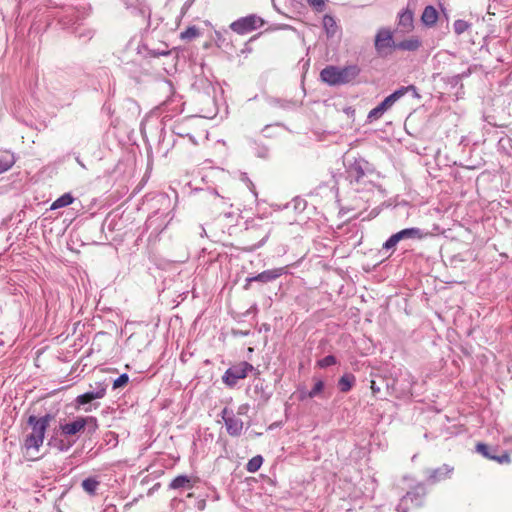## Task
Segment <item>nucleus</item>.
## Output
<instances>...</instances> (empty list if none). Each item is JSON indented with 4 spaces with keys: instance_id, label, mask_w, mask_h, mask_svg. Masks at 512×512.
<instances>
[{
    "instance_id": "obj_1",
    "label": "nucleus",
    "mask_w": 512,
    "mask_h": 512,
    "mask_svg": "<svg viewBox=\"0 0 512 512\" xmlns=\"http://www.w3.org/2000/svg\"><path fill=\"white\" fill-rule=\"evenodd\" d=\"M346 177L350 185L357 191L373 188L381 190V186L376 183L380 175L373 164L364 158H356L346 167Z\"/></svg>"
},
{
    "instance_id": "obj_2",
    "label": "nucleus",
    "mask_w": 512,
    "mask_h": 512,
    "mask_svg": "<svg viewBox=\"0 0 512 512\" xmlns=\"http://www.w3.org/2000/svg\"><path fill=\"white\" fill-rule=\"evenodd\" d=\"M361 73L357 64L346 66L328 65L320 72V79L331 87L353 84Z\"/></svg>"
},
{
    "instance_id": "obj_3",
    "label": "nucleus",
    "mask_w": 512,
    "mask_h": 512,
    "mask_svg": "<svg viewBox=\"0 0 512 512\" xmlns=\"http://www.w3.org/2000/svg\"><path fill=\"white\" fill-rule=\"evenodd\" d=\"M55 419V415L47 412L42 416L29 415L27 418V425L31 428V433L26 435L24 439V447L27 450H39L43 445L45 433L51 423Z\"/></svg>"
},
{
    "instance_id": "obj_4",
    "label": "nucleus",
    "mask_w": 512,
    "mask_h": 512,
    "mask_svg": "<svg viewBox=\"0 0 512 512\" xmlns=\"http://www.w3.org/2000/svg\"><path fill=\"white\" fill-rule=\"evenodd\" d=\"M413 91L418 96L416 87L414 85L403 86L395 90L387 96L380 104L369 111L367 121L369 123L380 119L385 112H387L399 99H401L408 91Z\"/></svg>"
},
{
    "instance_id": "obj_5",
    "label": "nucleus",
    "mask_w": 512,
    "mask_h": 512,
    "mask_svg": "<svg viewBox=\"0 0 512 512\" xmlns=\"http://www.w3.org/2000/svg\"><path fill=\"white\" fill-rule=\"evenodd\" d=\"M107 387H108V385L105 382H96L95 386L90 385L91 390H89L81 395H78L75 399V403L78 406H85V405L89 404V406L84 407V411L90 412V411H92L93 408L96 409L99 405V404L92 405L91 403L94 400L104 398L106 395Z\"/></svg>"
},
{
    "instance_id": "obj_6",
    "label": "nucleus",
    "mask_w": 512,
    "mask_h": 512,
    "mask_svg": "<svg viewBox=\"0 0 512 512\" xmlns=\"http://www.w3.org/2000/svg\"><path fill=\"white\" fill-rule=\"evenodd\" d=\"M397 42L394 41L393 33L389 28H380L374 39L375 50L380 57H387L396 50L395 45Z\"/></svg>"
},
{
    "instance_id": "obj_7",
    "label": "nucleus",
    "mask_w": 512,
    "mask_h": 512,
    "mask_svg": "<svg viewBox=\"0 0 512 512\" xmlns=\"http://www.w3.org/2000/svg\"><path fill=\"white\" fill-rule=\"evenodd\" d=\"M424 237V233L420 228L410 227L405 228L397 233L392 234L382 245V249L386 251L393 250L400 241L403 240H419Z\"/></svg>"
},
{
    "instance_id": "obj_8",
    "label": "nucleus",
    "mask_w": 512,
    "mask_h": 512,
    "mask_svg": "<svg viewBox=\"0 0 512 512\" xmlns=\"http://www.w3.org/2000/svg\"><path fill=\"white\" fill-rule=\"evenodd\" d=\"M264 23V20L260 16L250 14L233 21L230 24V29L239 35H245L261 28Z\"/></svg>"
},
{
    "instance_id": "obj_9",
    "label": "nucleus",
    "mask_w": 512,
    "mask_h": 512,
    "mask_svg": "<svg viewBox=\"0 0 512 512\" xmlns=\"http://www.w3.org/2000/svg\"><path fill=\"white\" fill-rule=\"evenodd\" d=\"M254 366L246 361H243L237 365L229 367L224 375L222 381L229 387H234L237 382L247 377L249 372H252Z\"/></svg>"
},
{
    "instance_id": "obj_10",
    "label": "nucleus",
    "mask_w": 512,
    "mask_h": 512,
    "mask_svg": "<svg viewBox=\"0 0 512 512\" xmlns=\"http://www.w3.org/2000/svg\"><path fill=\"white\" fill-rule=\"evenodd\" d=\"M168 213L154 212L145 222V229L150 231L149 239L157 238L167 227L169 223Z\"/></svg>"
},
{
    "instance_id": "obj_11",
    "label": "nucleus",
    "mask_w": 512,
    "mask_h": 512,
    "mask_svg": "<svg viewBox=\"0 0 512 512\" xmlns=\"http://www.w3.org/2000/svg\"><path fill=\"white\" fill-rule=\"evenodd\" d=\"M221 418L230 436L239 437L242 434L244 423L240 418L235 416L233 410L224 407L221 411Z\"/></svg>"
},
{
    "instance_id": "obj_12",
    "label": "nucleus",
    "mask_w": 512,
    "mask_h": 512,
    "mask_svg": "<svg viewBox=\"0 0 512 512\" xmlns=\"http://www.w3.org/2000/svg\"><path fill=\"white\" fill-rule=\"evenodd\" d=\"M184 105L185 103L182 101V96L177 93H172V95L162 103V110L166 113L165 117H174L183 112Z\"/></svg>"
},
{
    "instance_id": "obj_13",
    "label": "nucleus",
    "mask_w": 512,
    "mask_h": 512,
    "mask_svg": "<svg viewBox=\"0 0 512 512\" xmlns=\"http://www.w3.org/2000/svg\"><path fill=\"white\" fill-rule=\"evenodd\" d=\"M476 451L482 454L485 458L494 460L500 464L510 462V456L507 452L498 454V449L496 447H490L484 443H478L476 445Z\"/></svg>"
},
{
    "instance_id": "obj_14",
    "label": "nucleus",
    "mask_w": 512,
    "mask_h": 512,
    "mask_svg": "<svg viewBox=\"0 0 512 512\" xmlns=\"http://www.w3.org/2000/svg\"><path fill=\"white\" fill-rule=\"evenodd\" d=\"M196 483V478L185 474L174 477L168 484L169 490H174L179 493L191 490Z\"/></svg>"
},
{
    "instance_id": "obj_15",
    "label": "nucleus",
    "mask_w": 512,
    "mask_h": 512,
    "mask_svg": "<svg viewBox=\"0 0 512 512\" xmlns=\"http://www.w3.org/2000/svg\"><path fill=\"white\" fill-rule=\"evenodd\" d=\"M472 71L471 68H467L465 71L458 73L456 75L452 76H445L442 78V81L448 85L450 88H457L458 90L455 93L456 98H462L464 92H463V84L462 80L465 78H468L471 75Z\"/></svg>"
},
{
    "instance_id": "obj_16",
    "label": "nucleus",
    "mask_w": 512,
    "mask_h": 512,
    "mask_svg": "<svg viewBox=\"0 0 512 512\" xmlns=\"http://www.w3.org/2000/svg\"><path fill=\"white\" fill-rule=\"evenodd\" d=\"M86 422L83 417H77L74 421L60 424L59 431L62 436L72 438L76 436L80 431L85 429Z\"/></svg>"
},
{
    "instance_id": "obj_17",
    "label": "nucleus",
    "mask_w": 512,
    "mask_h": 512,
    "mask_svg": "<svg viewBox=\"0 0 512 512\" xmlns=\"http://www.w3.org/2000/svg\"><path fill=\"white\" fill-rule=\"evenodd\" d=\"M426 494L427 491L425 486L422 483H419L402 497V502L410 500L412 504L420 507L423 505Z\"/></svg>"
},
{
    "instance_id": "obj_18",
    "label": "nucleus",
    "mask_w": 512,
    "mask_h": 512,
    "mask_svg": "<svg viewBox=\"0 0 512 512\" xmlns=\"http://www.w3.org/2000/svg\"><path fill=\"white\" fill-rule=\"evenodd\" d=\"M287 273V267H278L273 269L264 270L263 272L254 275L255 282L266 284L277 280L279 277Z\"/></svg>"
},
{
    "instance_id": "obj_19",
    "label": "nucleus",
    "mask_w": 512,
    "mask_h": 512,
    "mask_svg": "<svg viewBox=\"0 0 512 512\" xmlns=\"http://www.w3.org/2000/svg\"><path fill=\"white\" fill-rule=\"evenodd\" d=\"M76 440L77 438L70 439L65 436L58 437L57 433L55 432V434L48 439L47 445L60 452H67L76 443Z\"/></svg>"
},
{
    "instance_id": "obj_20",
    "label": "nucleus",
    "mask_w": 512,
    "mask_h": 512,
    "mask_svg": "<svg viewBox=\"0 0 512 512\" xmlns=\"http://www.w3.org/2000/svg\"><path fill=\"white\" fill-rule=\"evenodd\" d=\"M452 471L453 468L449 467L447 464H444L435 469H431L428 471L427 481L431 484H435L441 480L448 478Z\"/></svg>"
},
{
    "instance_id": "obj_21",
    "label": "nucleus",
    "mask_w": 512,
    "mask_h": 512,
    "mask_svg": "<svg viewBox=\"0 0 512 512\" xmlns=\"http://www.w3.org/2000/svg\"><path fill=\"white\" fill-rule=\"evenodd\" d=\"M497 151L502 155L512 158V129L498 139Z\"/></svg>"
},
{
    "instance_id": "obj_22",
    "label": "nucleus",
    "mask_w": 512,
    "mask_h": 512,
    "mask_svg": "<svg viewBox=\"0 0 512 512\" xmlns=\"http://www.w3.org/2000/svg\"><path fill=\"white\" fill-rule=\"evenodd\" d=\"M253 392L255 398L262 403H266L271 397V392L268 391V387L264 385V380L261 378H256L254 380Z\"/></svg>"
},
{
    "instance_id": "obj_23",
    "label": "nucleus",
    "mask_w": 512,
    "mask_h": 512,
    "mask_svg": "<svg viewBox=\"0 0 512 512\" xmlns=\"http://www.w3.org/2000/svg\"><path fill=\"white\" fill-rule=\"evenodd\" d=\"M413 12L406 8L402 10L398 15V26L403 29V31H410L413 28Z\"/></svg>"
},
{
    "instance_id": "obj_24",
    "label": "nucleus",
    "mask_w": 512,
    "mask_h": 512,
    "mask_svg": "<svg viewBox=\"0 0 512 512\" xmlns=\"http://www.w3.org/2000/svg\"><path fill=\"white\" fill-rule=\"evenodd\" d=\"M313 381H314V385L309 390L308 396H310L311 399L317 398V397L322 398V399L328 398L329 395H326V392H325V382L322 379L316 378V377H313Z\"/></svg>"
},
{
    "instance_id": "obj_25",
    "label": "nucleus",
    "mask_w": 512,
    "mask_h": 512,
    "mask_svg": "<svg viewBox=\"0 0 512 512\" xmlns=\"http://www.w3.org/2000/svg\"><path fill=\"white\" fill-rule=\"evenodd\" d=\"M249 146L256 157L261 159H268L269 147L267 145L255 139H250Z\"/></svg>"
},
{
    "instance_id": "obj_26",
    "label": "nucleus",
    "mask_w": 512,
    "mask_h": 512,
    "mask_svg": "<svg viewBox=\"0 0 512 512\" xmlns=\"http://www.w3.org/2000/svg\"><path fill=\"white\" fill-rule=\"evenodd\" d=\"M421 20L422 23L427 27L434 26L438 20L437 10L431 5L426 6L422 13Z\"/></svg>"
},
{
    "instance_id": "obj_27",
    "label": "nucleus",
    "mask_w": 512,
    "mask_h": 512,
    "mask_svg": "<svg viewBox=\"0 0 512 512\" xmlns=\"http://www.w3.org/2000/svg\"><path fill=\"white\" fill-rule=\"evenodd\" d=\"M100 486V481L96 476H90L85 478L82 483V489L89 495L95 496L97 494V490Z\"/></svg>"
},
{
    "instance_id": "obj_28",
    "label": "nucleus",
    "mask_w": 512,
    "mask_h": 512,
    "mask_svg": "<svg viewBox=\"0 0 512 512\" xmlns=\"http://www.w3.org/2000/svg\"><path fill=\"white\" fill-rule=\"evenodd\" d=\"M15 163V156L8 150H0V174L8 171Z\"/></svg>"
},
{
    "instance_id": "obj_29",
    "label": "nucleus",
    "mask_w": 512,
    "mask_h": 512,
    "mask_svg": "<svg viewBox=\"0 0 512 512\" xmlns=\"http://www.w3.org/2000/svg\"><path fill=\"white\" fill-rule=\"evenodd\" d=\"M356 382V378L352 373H345L338 380V388L341 392H349Z\"/></svg>"
},
{
    "instance_id": "obj_30",
    "label": "nucleus",
    "mask_w": 512,
    "mask_h": 512,
    "mask_svg": "<svg viewBox=\"0 0 512 512\" xmlns=\"http://www.w3.org/2000/svg\"><path fill=\"white\" fill-rule=\"evenodd\" d=\"M421 46V42L418 38L412 37L403 41L397 42L395 48L403 51H416Z\"/></svg>"
},
{
    "instance_id": "obj_31",
    "label": "nucleus",
    "mask_w": 512,
    "mask_h": 512,
    "mask_svg": "<svg viewBox=\"0 0 512 512\" xmlns=\"http://www.w3.org/2000/svg\"><path fill=\"white\" fill-rule=\"evenodd\" d=\"M323 28L328 37H334L338 30V25L335 18L329 14L324 15Z\"/></svg>"
},
{
    "instance_id": "obj_32",
    "label": "nucleus",
    "mask_w": 512,
    "mask_h": 512,
    "mask_svg": "<svg viewBox=\"0 0 512 512\" xmlns=\"http://www.w3.org/2000/svg\"><path fill=\"white\" fill-rule=\"evenodd\" d=\"M73 201H74V197L72 196V194L71 193H65V194L61 195L60 197H58L51 204L50 209L51 210H56V209H59V208L66 207V206L72 204Z\"/></svg>"
},
{
    "instance_id": "obj_33",
    "label": "nucleus",
    "mask_w": 512,
    "mask_h": 512,
    "mask_svg": "<svg viewBox=\"0 0 512 512\" xmlns=\"http://www.w3.org/2000/svg\"><path fill=\"white\" fill-rule=\"evenodd\" d=\"M172 131L174 134L180 137H188L189 141H191L194 145H197L195 137L189 131H187L184 123H175L173 125Z\"/></svg>"
},
{
    "instance_id": "obj_34",
    "label": "nucleus",
    "mask_w": 512,
    "mask_h": 512,
    "mask_svg": "<svg viewBox=\"0 0 512 512\" xmlns=\"http://www.w3.org/2000/svg\"><path fill=\"white\" fill-rule=\"evenodd\" d=\"M263 461H264V459L261 455H256V456L252 457L246 464V470L249 473L257 472L260 469V467L262 466Z\"/></svg>"
},
{
    "instance_id": "obj_35",
    "label": "nucleus",
    "mask_w": 512,
    "mask_h": 512,
    "mask_svg": "<svg viewBox=\"0 0 512 512\" xmlns=\"http://www.w3.org/2000/svg\"><path fill=\"white\" fill-rule=\"evenodd\" d=\"M472 27V24L463 19H457L453 23V29L456 35H461Z\"/></svg>"
},
{
    "instance_id": "obj_36",
    "label": "nucleus",
    "mask_w": 512,
    "mask_h": 512,
    "mask_svg": "<svg viewBox=\"0 0 512 512\" xmlns=\"http://www.w3.org/2000/svg\"><path fill=\"white\" fill-rule=\"evenodd\" d=\"M83 420L86 422L85 429H87V433L94 434L99 427L97 419L93 416H86L83 417Z\"/></svg>"
},
{
    "instance_id": "obj_37",
    "label": "nucleus",
    "mask_w": 512,
    "mask_h": 512,
    "mask_svg": "<svg viewBox=\"0 0 512 512\" xmlns=\"http://www.w3.org/2000/svg\"><path fill=\"white\" fill-rule=\"evenodd\" d=\"M200 35L199 29L195 26H190L186 30L182 31L180 38L182 40H192Z\"/></svg>"
},
{
    "instance_id": "obj_38",
    "label": "nucleus",
    "mask_w": 512,
    "mask_h": 512,
    "mask_svg": "<svg viewBox=\"0 0 512 512\" xmlns=\"http://www.w3.org/2000/svg\"><path fill=\"white\" fill-rule=\"evenodd\" d=\"M336 364L337 358L334 355H327L324 358L317 361V366L322 369L328 368Z\"/></svg>"
},
{
    "instance_id": "obj_39",
    "label": "nucleus",
    "mask_w": 512,
    "mask_h": 512,
    "mask_svg": "<svg viewBox=\"0 0 512 512\" xmlns=\"http://www.w3.org/2000/svg\"><path fill=\"white\" fill-rule=\"evenodd\" d=\"M128 381H129L128 374L123 373L113 381L112 387H113V389L121 388V387L125 386L128 383Z\"/></svg>"
},
{
    "instance_id": "obj_40",
    "label": "nucleus",
    "mask_w": 512,
    "mask_h": 512,
    "mask_svg": "<svg viewBox=\"0 0 512 512\" xmlns=\"http://www.w3.org/2000/svg\"><path fill=\"white\" fill-rule=\"evenodd\" d=\"M147 50V56L149 57H159V56H166V55H169L170 54V51L167 50V47H165L164 49H148L146 48Z\"/></svg>"
},
{
    "instance_id": "obj_41",
    "label": "nucleus",
    "mask_w": 512,
    "mask_h": 512,
    "mask_svg": "<svg viewBox=\"0 0 512 512\" xmlns=\"http://www.w3.org/2000/svg\"><path fill=\"white\" fill-rule=\"evenodd\" d=\"M308 5L317 12H322L325 9V0H306Z\"/></svg>"
},
{
    "instance_id": "obj_42",
    "label": "nucleus",
    "mask_w": 512,
    "mask_h": 512,
    "mask_svg": "<svg viewBox=\"0 0 512 512\" xmlns=\"http://www.w3.org/2000/svg\"><path fill=\"white\" fill-rule=\"evenodd\" d=\"M291 204L293 205V208L295 210L303 211L305 209L307 203L304 199L297 197V198H294L291 203L287 204V207H289Z\"/></svg>"
},
{
    "instance_id": "obj_43",
    "label": "nucleus",
    "mask_w": 512,
    "mask_h": 512,
    "mask_svg": "<svg viewBox=\"0 0 512 512\" xmlns=\"http://www.w3.org/2000/svg\"><path fill=\"white\" fill-rule=\"evenodd\" d=\"M309 390H307L304 387L298 388V399L301 402L306 401L307 399H311L310 396H308Z\"/></svg>"
},
{
    "instance_id": "obj_44",
    "label": "nucleus",
    "mask_w": 512,
    "mask_h": 512,
    "mask_svg": "<svg viewBox=\"0 0 512 512\" xmlns=\"http://www.w3.org/2000/svg\"><path fill=\"white\" fill-rule=\"evenodd\" d=\"M273 103L282 107V108H290L291 106L294 105V103L292 101H288V100H281V99H274L273 100Z\"/></svg>"
},
{
    "instance_id": "obj_45",
    "label": "nucleus",
    "mask_w": 512,
    "mask_h": 512,
    "mask_svg": "<svg viewBox=\"0 0 512 512\" xmlns=\"http://www.w3.org/2000/svg\"><path fill=\"white\" fill-rule=\"evenodd\" d=\"M78 34V38L82 39V38H85V39H91L93 37V32L91 30H83V31H76Z\"/></svg>"
},
{
    "instance_id": "obj_46",
    "label": "nucleus",
    "mask_w": 512,
    "mask_h": 512,
    "mask_svg": "<svg viewBox=\"0 0 512 512\" xmlns=\"http://www.w3.org/2000/svg\"><path fill=\"white\" fill-rule=\"evenodd\" d=\"M195 508L199 511H203L206 508V499L204 497L198 498L195 502Z\"/></svg>"
},
{
    "instance_id": "obj_47",
    "label": "nucleus",
    "mask_w": 512,
    "mask_h": 512,
    "mask_svg": "<svg viewBox=\"0 0 512 512\" xmlns=\"http://www.w3.org/2000/svg\"><path fill=\"white\" fill-rule=\"evenodd\" d=\"M370 388L372 390L373 396H377V394L381 391V388L379 385H377L376 381L372 380Z\"/></svg>"
},
{
    "instance_id": "obj_48",
    "label": "nucleus",
    "mask_w": 512,
    "mask_h": 512,
    "mask_svg": "<svg viewBox=\"0 0 512 512\" xmlns=\"http://www.w3.org/2000/svg\"><path fill=\"white\" fill-rule=\"evenodd\" d=\"M255 282V279H253V276H249L245 279V283L243 285L244 290H249L251 287V283Z\"/></svg>"
},
{
    "instance_id": "obj_49",
    "label": "nucleus",
    "mask_w": 512,
    "mask_h": 512,
    "mask_svg": "<svg viewBox=\"0 0 512 512\" xmlns=\"http://www.w3.org/2000/svg\"><path fill=\"white\" fill-rule=\"evenodd\" d=\"M398 512H408V508L404 506V502H400L396 508Z\"/></svg>"
},
{
    "instance_id": "obj_50",
    "label": "nucleus",
    "mask_w": 512,
    "mask_h": 512,
    "mask_svg": "<svg viewBox=\"0 0 512 512\" xmlns=\"http://www.w3.org/2000/svg\"><path fill=\"white\" fill-rule=\"evenodd\" d=\"M278 29H290V30L295 31V29L293 27H291L290 25H287V24H283V25L279 26Z\"/></svg>"
},
{
    "instance_id": "obj_51",
    "label": "nucleus",
    "mask_w": 512,
    "mask_h": 512,
    "mask_svg": "<svg viewBox=\"0 0 512 512\" xmlns=\"http://www.w3.org/2000/svg\"><path fill=\"white\" fill-rule=\"evenodd\" d=\"M488 124H489V125H492V126H494V127H503V125H501V124H497V123H495V122H492L491 120H488Z\"/></svg>"
},
{
    "instance_id": "obj_52",
    "label": "nucleus",
    "mask_w": 512,
    "mask_h": 512,
    "mask_svg": "<svg viewBox=\"0 0 512 512\" xmlns=\"http://www.w3.org/2000/svg\"><path fill=\"white\" fill-rule=\"evenodd\" d=\"M193 497H194V493H191V492L188 493L187 496H186V498H193Z\"/></svg>"
},
{
    "instance_id": "obj_53",
    "label": "nucleus",
    "mask_w": 512,
    "mask_h": 512,
    "mask_svg": "<svg viewBox=\"0 0 512 512\" xmlns=\"http://www.w3.org/2000/svg\"><path fill=\"white\" fill-rule=\"evenodd\" d=\"M264 243H265V239H263V240H262V241L257 245V247L262 246Z\"/></svg>"
},
{
    "instance_id": "obj_54",
    "label": "nucleus",
    "mask_w": 512,
    "mask_h": 512,
    "mask_svg": "<svg viewBox=\"0 0 512 512\" xmlns=\"http://www.w3.org/2000/svg\"><path fill=\"white\" fill-rule=\"evenodd\" d=\"M76 160H77V162H78L82 167H84V164L82 163V161H80V159H79V158H77Z\"/></svg>"
},
{
    "instance_id": "obj_55",
    "label": "nucleus",
    "mask_w": 512,
    "mask_h": 512,
    "mask_svg": "<svg viewBox=\"0 0 512 512\" xmlns=\"http://www.w3.org/2000/svg\"><path fill=\"white\" fill-rule=\"evenodd\" d=\"M242 410H243V407H240V408H239V411H238V414H242V413H243V411H242Z\"/></svg>"
},
{
    "instance_id": "obj_56",
    "label": "nucleus",
    "mask_w": 512,
    "mask_h": 512,
    "mask_svg": "<svg viewBox=\"0 0 512 512\" xmlns=\"http://www.w3.org/2000/svg\"><path fill=\"white\" fill-rule=\"evenodd\" d=\"M214 499H215V500H218V499H219V496H218V495L214 496Z\"/></svg>"
}]
</instances>
